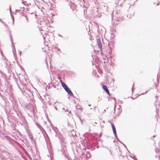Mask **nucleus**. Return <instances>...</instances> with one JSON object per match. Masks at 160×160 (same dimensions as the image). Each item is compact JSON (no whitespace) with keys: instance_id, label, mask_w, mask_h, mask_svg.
I'll return each instance as SVG.
<instances>
[{"instance_id":"obj_2","label":"nucleus","mask_w":160,"mask_h":160,"mask_svg":"<svg viewBox=\"0 0 160 160\" xmlns=\"http://www.w3.org/2000/svg\"><path fill=\"white\" fill-rule=\"evenodd\" d=\"M97 42L98 44V47L100 48V49H101L102 48V45L101 40L99 39H97Z\"/></svg>"},{"instance_id":"obj_6","label":"nucleus","mask_w":160,"mask_h":160,"mask_svg":"<svg viewBox=\"0 0 160 160\" xmlns=\"http://www.w3.org/2000/svg\"><path fill=\"white\" fill-rule=\"evenodd\" d=\"M69 89V88L68 87H67V88H65V90H66V91H67V90H68V89Z\"/></svg>"},{"instance_id":"obj_3","label":"nucleus","mask_w":160,"mask_h":160,"mask_svg":"<svg viewBox=\"0 0 160 160\" xmlns=\"http://www.w3.org/2000/svg\"><path fill=\"white\" fill-rule=\"evenodd\" d=\"M60 82L62 86L64 89L68 87L66 85V84L64 82H63L62 80H60Z\"/></svg>"},{"instance_id":"obj_1","label":"nucleus","mask_w":160,"mask_h":160,"mask_svg":"<svg viewBox=\"0 0 160 160\" xmlns=\"http://www.w3.org/2000/svg\"><path fill=\"white\" fill-rule=\"evenodd\" d=\"M102 87L104 91L110 96V94L107 87L106 86L103 85Z\"/></svg>"},{"instance_id":"obj_4","label":"nucleus","mask_w":160,"mask_h":160,"mask_svg":"<svg viewBox=\"0 0 160 160\" xmlns=\"http://www.w3.org/2000/svg\"><path fill=\"white\" fill-rule=\"evenodd\" d=\"M111 126L114 134L115 135L116 134V128L114 125L113 124H112Z\"/></svg>"},{"instance_id":"obj_5","label":"nucleus","mask_w":160,"mask_h":160,"mask_svg":"<svg viewBox=\"0 0 160 160\" xmlns=\"http://www.w3.org/2000/svg\"><path fill=\"white\" fill-rule=\"evenodd\" d=\"M67 93L69 94L70 95L72 96L73 95V94L71 91L70 90V89H68L67 91H66Z\"/></svg>"}]
</instances>
